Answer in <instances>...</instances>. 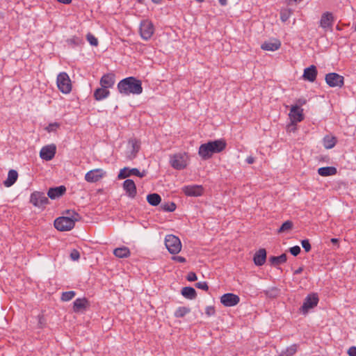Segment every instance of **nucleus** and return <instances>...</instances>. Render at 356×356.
<instances>
[{
    "instance_id": "1",
    "label": "nucleus",
    "mask_w": 356,
    "mask_h": 356,
    "mask_svg": "<svg viewBox=\"0 0 356 356\" xmlns=\"http://www.w3.org/2000/svg\"><path fill=\"white\" fill-rule=\"evenodd\" d=\"M81 216L74 210H67L64 216L57 218L54 221V227L60 232L70 231L74 228L75 222L79 221Z\"/></svg>"
},
{
    "instance_id": "2",
    "label": "nucleus",
    "mask_w": 356,
    "mask_h": 356,
    "mask_svg": "<svg viewBox=\"0 0 356 356\" xmlns=\"http://www.w3.org/2000/svg\"><path fill=\"white\" fill-rule=\"evenodd\" d=\"M226 147L224 140H216L202 144L198 150V154L202 160H208L214 154L220 153Z\"/></svg>"
},
{
    "instance_id": "3",
    "label": "nucleus",
    "mask_w": 356,
    "mask_h": 356,
    "mask_svg": "<svg viewBox=\"0 0 356 356\" xmlns=\"http://www.w3.org/2000/svg\"><path fill=\"white\" fill-rule=\"evenodd\" d=\"M118 91L123 95H140L143 92L141 81L134 76L123 79L118 83Z\"/></svg>"
},
{
    "instance_id": "4",
    "label": "nucleus",
    "mask_w": 356,
    "mask_h": 356,
    "mask_svg": "<svg viewBox=\"0 0 356 356\" xmlns=\"http://www.w3.org/2000/svg\"><path fill=\"white\" fill-rule=\"evenodd\" d=\"M188 156L186 153H177L170 156L171 166L178 170H184L188 165Z\"/></svg>"
},
{
    "instance_id": "5",
    "label": "nucleus",
    "mask_w": 356,
    "mask_h": 356,
    "mask_svg": "<svg viewBox=\"0 0 356 356\" xmlns=\"http://www.w3.org/2000/svg\"><path fill=\"white\" fill-rule=\"evenodd\" d=\"M56 83L59 90L68 94L72 90V83L69 75L66 72H60L57 76Z\"/></svg>"
},
{
    "instance_id": "6",
    "label": "nucleus",
    "mask_w": 356,
    "mask_h": 356,
    "mask_svg": "<svg viewBox=\"0 0 356 356\" xmlns=\"http://www.w3.org/2000/svg\"><path fill=\"white\" fill-rule=\"evenodd\" d=\"M165 245L170 253L173 254L179 253L181 249V243L179 238L172 234L165 236Z\"/></svg>"
},
{
    "instance_id": "7",
    "label": "nucleus",
    "mask_w": 356,
    "mask_h": 356,
    "mask_svg": "<svg viewBox=\"0 0 356 356\" xmlns=\"http://www.w3.org/2000/svg\"><path fill=\"white\" fill-rule=\"evenodd\" d=\"M318 302V298L316 294H309L304 300L303 304L300 308V311L303 314L308 313L309 309L315 307Z\"/></svg>"
},
{
    "instance_id": "8",
    "label": "nucleus",
    "mask_w": 356,
    "mask_h": 356,
    "mask_svg": "<svg viewBox=\"0 0 356 356\" xmlns=\"http://www.w3.org/2000/svg\"><path fill=\"white\" fill-rule=\"evenodd\" d=\"M30 202L35 207H42L48 204L49 201L44 193L35 191L31 195Z\"/></svg>"
},
{
    "instance_id": "9",
    "label": "nucleus",
    "mask_w": 356,
    "mask_h": 356,
    "mask_svg": "<svg viewBox=\"0 0 356 356\" xmlns=\"http://www.w3.org/2000/svg\"><path fill=\"white\" fill-rule=\"evenodd\" d=\"M305 118L304 113H289L290 122L288 124L286 131L288 132H296L297 130L296 124Z\"/></svg>"
},
{
    "instance_id": "10",
    "label": "nucleus",
    "mask_w": 356,
    "mask_h": 356,
    "mask_svg": "<svg viewBox=\"0 0 356 356\" xmlns=\"http://www.w3.org/2000/svg\"><path fill=\"white\" fill-rule=\"evenodd\" d=\"M325 81L330 87H342L344 84V78L335 72L328 73L325 76Z\"/></svg>"
},
{
    "instance_id": "11",
    "label": "nucleus",
    "mask_w": 356,
    "mask_h": 356,
    "mask_svg": "<svg viewBox=\"0 0 356 356\" xmlns=\"http://www.w3.org/2000/svg\"><path fill=\"white\" fill-rule=\"evenodd\" d=\"M154 32L153 24L148 20L143 21L140 26V33L143 39L148 40Z\"/></svg>"
},
{
    "instance_id": "12",
    "label": "nucleus",
    "mask_w": 356,
    "mask_h": 356,
    "mask_svg": "<svg viewBox=\"0 0 356 356\" xmlns=\"http://www.w3.org/2000/svg\"><path fill=\"white\" fill-rule=\"evenodd\" d=\"M140 148V143L136 138H131L128 142V148L126 152L127 157L132 160L134 159Z\"/></svg>"
},
{
    "instance_id": "13",
    "label": "nucleus",
    "mask_w": 356,
    "mask_h": 356,
    "mask_svg": "<svg viewBox=\"0 0 356 356\" xmlns=\"http://www.w3.org/2000/svg\"><path fill=\"white\" fill-rule=\"evenodd\" d=\"M131 175H135L142 178L146 175V172L145 170H143V172H140L137 168L130 169L129 168H124L123 169L120 170L118 177L119 179H123Z\"/></svg>"
},
{
    "instance_id": "14",
    "label": "nucleus",
    "mask_w": 356,
    "mask_h": 356,
    "mask_svg": "<svg viewBox=\"0 0 356 356\" xmlns=\"http://www.w3.org/2000/svg\"><path fill=\"white\" fill-rule=\"evenodd\" d=\"M182 192L186 196L198 197L203 194L204 189L201 185H188L184 186L182 188Z\"/></svg>"
},
{
    "instance_id": "15",
    "label": "nucleus",
    "mask_w": 356,
    "mask_h": 356,
    "mask_svg": "<svg viewBox=\"0 0 356 356\" xmlns=\"http://www.w3.org/2000/svg\"><path fill=\"white\" fill-rule=\"evenodd\" d=\"M56 153V146L54 144L44 146L40 152V156L45 161H51Z\"/></svg>"
},
{
    "instance_id": "16",
    "label": "nucleus",
    "mask_w": 356,
    "mask_h": 356,
    "mask_svg": "<svg viewBox=\"0 0 356 356\" xmlns=\"http://www.w3.org/2000/svg\"><path fill=\"white\" fill-rule=\"evenodd\" d=\"M106 172L100 168L94 169L88 172L85 175V180L89 183L97 182L100 180Z\"/></svg>"
},
{
    "instance_id": "17",
    "label": "nucleus",
    "mask_w": 356,
    "mask_h": 356,
    "mask_svg": "<svg viewBox=\"0 0 356 356\" xmlns=\"http://www.w3.org/2000/svg\"><path fill=\"white\" fill-rule=\"evenodd\" d=\"M239 302V296L231 293H225L220 298V302L225 307H234Z\"/></svg>"
},
{
    "instance_id": "18",
    "label": "nucleus",
    "mask_w": 356,
    "mask_h": 356,
    "mask_svg": "<svg viewBox=\"0 0 356 356\" xmlns=\"http://www.w3.org/2000/svg\"><path fill=\"white\" fill-rule=\"evenodd\" d=\"M334 22V17L331 13H324L320 19V26L322 27L325 31L331 29Z\"/></svg>"
},
{
    "instance_id": "19",
    "label": "nucleus",
    "mask_w": 356,
    "mask_h": 356,
    "mask_svg": "<svg viewBox=\"0 0 356 356\" xmlns=\"http://www.w3.org/2000/svg\"><path fill=\"white\" fill-rule=\"evenodd\" d=\"M90 306L88 300L86 298H77L73 302V311L75 313L83 312Z\"/></svg>"
},
{
    "instance_id": "20",
    "label": "nucleus",
    "mask_w": 356,
    "mask_h": 356,
    "mask_svg": "<svg viewBox=\"0 0 356 356\" xmlns=\"http://www.w3.org/2000/svg\"><path fill=\"white\" fill-rule=\"evenodd\" d=\"M123 188L129 197L134 198L136 195V186L132 179H126L123 183Z\"/></svg>"
},
{
    "instance_id": "21",
    "label": "nucleus",
    "mask_w": 356,
    "mask_h": 356,
    "mask_svg": "<svg viewBox=\"0 0 356 356\" xmlns=\"http://www.w3.org/2000/svg\"><path fill=\"white\" fill-rule=\"evenodd\" d=\"M281 47V42L277 39H271L265 41L261 46V48L265 51H274L277 50Z\"/></svg>"
},
{
    "instance_id": "22",
    "label": "nucleus",
    "mask_w": 356,
    "mask_h": 356,
    "mask_svg": "<svg viewBox=\"0 0 356 356\" xmlns=\"http://www.w3.org/2000/svg\"><path fill=\"white\" fill-rule=\"evenodd\" d=\"M317 74L316 67L312 65L304 70L302 77L304 80L314 82L316 79Z\"/></svg>"
},
{
    "instance_id": "23",
    "label": "nucleus",
    "mask_w": 356,
    "mask_h": 356,
    "mask_svg": "<svg viewBox=\"0 0 356 356\" xmlns=\"http://www.w3.org/2000/svg\"><path fill=\"white\" fill-rule=\"evenodd\" d=\"M66 192L65 186L50 188L47 192V195L51 200H55L63 195Z\"/></svg>"
},
{
    "instance_id": "24",
    "label": "nucleus",
    "mask_w": 356,
    "mask_h": 356,
    "mask_svg": "<svg viewBox=\"0 0 356 356\" xmlns=\"http://www.w3.org/2000/svg\"><path fill=\"white\" fill-rule=\"evenodd\" d=\"M115 84V74L108 73L102 76L100 79V85L102 87L108 89L112 88Z\"/></svg>"
},
{
    "instance_id": "25",
    "label": "nucleus",
    "mask_w": 356,
    "mask_h": 356,
    "mask_svg": "<svg viewBox=\"0 0 356 356\" xmlns=\"http://www.w3.org/2000/svg\"><path fill=\"white\" fill-rule=\"evenodd\" d=\"M266 260V251L264 248H261L257 251L254 255L253 261L256 266H260L265 264Z\"/></svg>"
},
{
    "instance_id": "26",
    "label": "nucleus",
    "mask_w": 356,
    "mask_h": 356,
    "mask_svg": "<svg viewBox=\"0 0 356 356\" xmlns=\"http://www.w3.org/2000/svg\"><path fill=\"white\" fill-rule=\"evenodd\" d=\"M18 177V173L15 170H10L8 172L7 179L3 181V184L6 187H10L17 181Z\"/></svg>"
},
{
    "instance_id": "27",
    "label": "nucleus",
    "mask_w": 356,
    "mask_h": 356,
    "mask_svg": "<svg viewBox=\"0 0 356 356\" xmlns=\"http://www.w3.org/2000/svg\"><path fill=\"white\" fill-rule=\"evenodd\" d=\"M113 254L118 258H127L130 256V250L125 246L117 248L113 250Z\"/></svg>"
},
{
    "instance_id": "28",
    "label": "nucleus",
    "mask_w": 356,
    "mask_h": 356,
    "mask_svg": "<svg viewBox=\"0 0 356 356\" xmlns=\"http://www.w3.org/2000/svg\"><path fill=\"white\" fill-rule=\"evenodd\" d=\"M337 168L332 166L322 167L318 170V173L323 177L334 175L337 174Z\"/></svg>"
},
{
    "instance_id": "29",
    "label": "nucleus",
    "mask_w": 356,
    "mask_h": 356,
    "mask_svg": "<svg viewBox=\"0 0 356 356\" xmlns=\"http://www.w3.org/2000/svg\"><path fill=\"white\" fill-rule=\"evenodd\" d=\"M181 295L187 299L193 300L197 296L195 289L191 286H185L181 289Z\"/></svg>"
},
{
    "instance_id": "30",
    "label": "nucleus",
    "mask_w": 356,
    "mask_h": 356,
    "mask_svg": "<svg viewBox=\"0 0 356 356\" xmlns=\"http://www.w3.org/2000/svg\"><path fill=\"white\" fill-rule=\"evenodd\" d=\"M109 90L105 88L101 87L97 88L94 91V97L97 100H102L106 97H107L109 95Z\"/></svg>"
},
{
    "instance_id": "31",
    "label": "nucleus",
    "mask_w": 356,
    "mask_h": 356,
    "mask_svg": "<svg viewBox=\"0 0 356 356\" xmlns=\"http://www.w3.org/2000/svg\"><path fill=\"white\" fill-rule=\"evenodd\" d=\"M337 141L336 137L332 136H325L323 140V146L326 149H332L335 146Z\"/></svg>"
},
{
    "instance_id": "32",
    "label": "nucleus",
    "mask_w": 356,
    "mask_h": 356,
    "mask_svg": "<svg viewBox=\"0 0 356 356\" xmlns=\"http://www.w3.org/2000/svg\"><path fill=\"white\" fill-rule=\"evenodd\" d=\"M286 259H287L286 254L284 253L278 257H275V256L270 257L269 259V261L272 265L277 266L281 264L285 263L286 261Z\"/></svg>"
},
{
    "instance_id": "33",
    "label": "nucleus",
    "mask_w": 356,
    "mask_h": 356,
    "mask_svg": "<svg viewBox=\"0 0 356 356\" xmlns=\"http://www.w3.org/2000/svg\"><path fill=\"white\" fill-rule=\"evenodd\" d=\"M147 201L152 206H157L160 204L161 197L157 193H152L147 196Z\"/></svg>"
},
{
    "instance_id": "34",
    "label": "nucleus",
    "mask_w": 356,
    "mask_h": 356,
    "mask_svg": "<svg viewBox=\"0 0 356 356\" xmlns=\"http://www.w3.org/2000/svg\"><path fill=\"white\" fill-rule=\"evenodd\" d=\"M306 99L304 98L298 99L296 101L295 104L291 106L290 111H303L301 106L306 104Z\"/></svg>"
},
{
    "instance_id": "35",
    "label": "nucleus",
    "mask_w": 356,
    "mask_h": 356,
    "mask_svg": "<svg viewBox=\"0 0 356 356\" xmlns=\"http://www.w3.org/2000/svg\"><path fill=\"white\" fill-rule=\"evenodd\" d=\"M293 227V223L291 220L285 221L280 227L277 232L278 233H284L290 231L292 229Z\"/></svg>"
},
{
    "instance_id": "36",
    "label": "nucleus",
    "mask_w": 356,
    "mask_h": 356,
    "mask_svg": "<svg viewBox=\"0 0 356 356\" xmlns=\"http://www.w3.org/2000/svg\"><path fill=\"white\" fill-rule=\"evenodd\" d=\"M191 312V309L186 307H179L177 309L175 312V316L177 318L184 317L186 314H188Z\"/></svg>"
},
{
    "instance_id": "37",
    "label": "nucleus",
    "mask_w": 356,
    "mask_h": 356,
    "mask_svg": "<svg viewBox=\"0 0 356 356\" xmlns=\"http://www.w3.org/2000/svg\"><path fill=\"white\" fill-rule=\"evenodd\" d=\"M76 296V293L74 291H69L63 292L61 295V300L64 302L71 300Z\"/></svg>"
},
{
    "instance_id": "38",
    "label": "nucleus",
    "mask_w": 356,
    "mask_h": 356,
    "mask_svg": "<svg viewBox=\"0 0 356 356\" xmlns=\"http://www.w3.org/2000/svg\"><path fill=\"white\" fill-rule=\"evenodd\" d=\"M264 293L267 297L274 298L279 296L280 291L277 288L273 287L268 290L264 291Z\"/></svg>"
},
{
    "instance_id": "39",
    "label": "nucleus",
    "mask_w": 356,
    "mask_h": 356,
    "mask_svg": "<svg viewBox=\"0 0 356 356\" xmlns=\"http://www.w3.org/2000/svg\"><path fill=\"white\" fill-rule=\"evenodd\" d=\"M176 208H177L176 204L172 202H167V203L163 204L161 205V209L163 211H168V212H172L176 209Z\"/></svg>"
},
{
    "instance_id": "40",
    "label": "nucleus",
    "mask_w": 356,
    "mask_h": 356,
    "mask_svg": "<svg viewBox=\"0 0 356 356\" xmlns=\"http://www.w3.org/2000/svg\"><path fill=\"white\" fill-rule=\"evenodd\" d=\"M296 352L297 346L293 344L288 347L285 351H282L281 353L284 354V356H293Z\"/></svg>"
},
{
    "instance_id": "41",
    "label": "nucleus",
    "mask_w": 356,
    "mask_h": 356,
    "mask_svg": "<svg viewBox=\"0 0 356 356\" xmlns=\"http://www.w3.org/2000/svg\"><path fill=\"white\" fill-rule=\"evenodd\" d=\"M87 40L92 46H97L98 40L91 33H88L86 35Z\"/></svg>"
},
{
    "instance_id": "42",
    "label": "nucleus",
    "mask_w": 356,
    "mask_h": 356,
    "mask_svg": "<svg viewBox=\"0 0 356 356\" xmlns=\"http://www.w3.org/2000/svg\"><path fill=\"white\" fill-rule=\"evenodd\" d=\"M67 42L71 45H79L82 42V40L79 38L74 36L67 39Z\"/></svg>"
},
{
    "instance_id": "43",
    "label": "nucleus",
    "mask_w": 356,
    "mask_h": 356,
    "mask_svg": "<svg viewBox=\"0 0 356 356\" xmlns=\"http://www.w3.org/2000/svg\"><path fill=\"white\" fill-rule=\"evenodd\" d=\"M301 245L305 249V252H308L311 250V245L308 239H305L301 241Z\"/></svg>"
},
{
    "instance_id": "44",
    "label": "nucleus",
    "mask_w": 356,
    "mask_h": 356,
    "mask_svg": "<svg viewBox=\"0 0 356 356\" xmlns=\"http://www.w3.org/2000/svg\"><path fill=\"white\" fill-rule=\"evenodd\" d=\"M59 127V124L57 122L50 123L46 128V130L48 132L55 131L56 129Z\"/></svg>"
},
{
    "instance_id": "45",
    "label": "nucleus",
    "mask_w": 356,
    "mask_h": 356,
    "mask_svg": "<svg viewBox=\"0 0 356 356\" xmlns=\"http://www.w3.org/2000/svg\"><path fill=\"white\" fill-rule=\"evenodd\" d=\"M300 248L298 245H295L289 249V252L293 256H297L300 252Z\"/></svg>"
},
{
    "instance_id": "46",
    "label": "nucleus",
    "mask_w": 356,
    "mask_h": 356,
    "mask_svg": "<svg viewBox=\"0 0 356 356\" xmlns=\"http://www.w3.org/2000/svg\"><path fill=\"white\" fill-rule=\"evenodd\" d=\"M80 257V253L76 250H73L70 253V258L73 261H77Z\"/></svg>"
},
{
    "instance_id": "47",
    "label": "nucleus",
    "mask_w": 356,
    "mask_h": 356,
    "mask_svg": "<svg viewBox=\"0 0 356 356\" xmlns=\"http://www.w3.org/2000/svg\"><path fill=\"white\" fill-rule=\"evenodd\" d=\"M195 286L198 289L207 291L209 289V286L206 282H200L195 284Z\"/></svg>"
},
{
    "instance_id": "48",
    "label": "nucleus",
    "mask_w": 356,
    "mask_h": 356,
    "mask_svg": "<svg viewBox=\"0 0 356 356\" xmlns=\"http://www.w3.org/2000/svg\"><path fill=\"white\" fill-rule=\"evenodd\" d=\"M290 13L287 10L282 11L280 13V19L282 22H286L289 18Z\"/></svg>"
},
{
    "instance_id": "49",
    "label": "nucleus",
    "mask_w": 356,
    "mask_h": 356,
    "mask_svg": "<svg viewBox=\"0 0 356 356\" xmlns=\"http://www.w3.org/2000/svg\"><path fill=\"white\" fill-rule=\"evenodd\" d=\"M186 279L189 282H194V281L197 280V275H196V274L195 273L190 272L187 275Z\"/></svg>"
},
{
    "instance_id": "50",
    "label": "nucleus",
    "mask_w": 356,
    "mask_h": 356,
    "mask_svg": "<svg viewBox=\"0 0 356 356\" xmlns=\"http://www.w3.org/2000/svg\"><path fill=\"white\" fill-rule=\"evenodd\" d=\"M205 313L207 316H210L212 315H214L215 314V309L212 306H208L205 309Z\"/></svg>"
},
{
    "instance_id": "51",
    "label": "nucleus",
    "mask_w": 356,
    "mask_h": 356,
    "mask_svg": "<svg viewBox=\"0 0 356 356\" xmlns=\"http://www.w3.org/2000/svg\"><path fill=\"white\" fill-rule=\"evenodd\" d=\"M348 354L349 356H356V347L355 346H351L348 350Z\"/></svg>"
},
{
    "instance_id": "52",
    "label": "nucleus",
    "mask_w": 356,
    "mask_h": 356,
    "mask_svg": "<svg viewBox=\"0 0 356 356\" xmlns=\"http://www.w3.org/2000/svg\"><path fill=\"white\" fill-rule=\"evenodd\" d=\"M173 259L180 263H184L186 261L184 257L181 256H175L173 257Z\"/></svg>"
},
{
    "instance_id": "53",
    "label": "nucleus",
    "mask_w": 356,
    "mask_h": 356,
    "mask_svg": "<svg viewBox=\"0 0 356 356\" xmlns=\"http://www.w3.org/2000/svg\"><path fill=\"white\" fill-rule=\"evenodd\" d=\"M246 162L248 163V164H252L254 162V158L252 157V156H248L247 159H246Z\"/></svg>"
},
{
    "instance_id": "54",
    "label": "nucleus",
    "mask_w": 356,
    "mask_h": 356,
    "mask_svg": "<svg viewBox=\"0 0 356 356\" xmlns=\"http://www.w3.org/2000/svg\"><path fill=\"white\" fill-rule=\"evenodd\" d=\"M330 241L333 245H337V247L339 246V239L338 238H333L331 239Z\"/></svg>"
},
{
    "instance_id": "55",
    "label": "nucleus",
    "mask_w": 356,
    "mask_h": 356,
    "mask_svg": "<svg viewBox=\"0 0 356 356\" xmlns=\"http://www.w3.org/2000/svg\"><path fill=\"white\" fill-rule=\"evenodd\" d=\"M218 1L222 6H225L227 5V0H218Z\"/></svg>"
},
{
    "instance_id": "56",
    "label": "nucleus",
    "mask_w": 356,
    "mask_h": 356,
    "mask_svg": "<svg viewBox=\"0 0 356 356\" xmlns=\"http://www.w3.org/2000/svg\"><path fill=\"white\" fill-rule=\"evenodd\" d=\"M302 270H303V267H300L297 270H296L293 273L295 275H298V274L301 273L302 272Z\"/></svg>"
},
{
    "instance_id": "57",
    "label": "nucleus",
    "mask_w": 356,
    "mask_h": 356,
    "mask_svg": "<svg viewBox=\"0 0 356 356\" xmlns=\"http://www.w3.org/2000/svg\"><path fill=\"white\" fill-rule=\"evenodd\" d=\"M58 2L64 3V4H69L72 2V0H57Z\"/></svg>"
},
{
    "instance_id": "58",
    "label": "nucleus",
    "mask_w": 356,
    "mask_h": 356,
    "mask_svg": "<svg viewBox=\"0 0 356 356\" xmlns=\"http://www.w3.org/2000/svg\"><path fill=\"white\" fill-rule=\"evenodd\" d=\"M302 1V0H288V3L292 4L293 3L300 2Z\"/></svg>"
},
{
    "instance_id": "59",
    "label": "nucleus",
    "mask_w": 356,
    "mask_h": 356,
    "mask_svg": "<svg viewBox=\"0 0 356 356\" xmlns=\"http://www.w3.org/2000/svg\"><path fill=\"white\" fill-rule=\"evenodd\" d=\"M152 1L156 4H160L162 0H152Z\"/></svg>"
},
{
    "instance_id": "60",
    "label": "nucleus",
    "mask_w": 356,
    "mask_h": 356,
    "mask_svg": "<svg viewBox=\"0 0 356 356\" xmlns=\"http://www.w3.org/2000/svg\"><path fill=\"white\" fill-rule=\"evenodd\" d=\"M354 31H356V24L352 27Z\"/></svg>"
},
{
    "instance_id": "61",
    "label": "nucleus",
    "mask_w": 356,
    "mask_h": 356,
    "mask_svg": "<svg viewBox=\"0 0 356 356\" xmlns=\"http://www.w3.org/2000/svg\"><path fill=\"white\" fill-rule=\"evenodd\" d=\"M195 1L198 2V3H202L203 2L204 0H195Z\"/></svg>"
},
{
    "instance_id": "62",
    "label": "nucleus",
    "mask_w": 356,
    "mask_h": 356,
    "mask_svg": "<svg viewBox=\"0 0 356 356\" xmlns=\"http://www.w3.org/2000/svg\"><path fill=\"white\" fill-rule=\"evenodd\" d=\"M279 356H284V354L280 353V355Z\"/></svg>"
},
{
    "instance_id": "63",
    "label": "nucleus",
    "mask_w": 356,
    "mask_h": 356,
    "mask_svg": "<svg viewBox=\"0 0 356 356\" xmlns=\"http://www.w3.org/2000/svg\"><path fill=\"white\" fill-rule=\"evenodd\" d=\"M138 2H140V3H142V2H143V0H138Z\"/></svg>"
},
{
    "instance_id": "64",
    "label": "nucleus",
    "mask_w": 356,
    "mask_h": 356,
    "mask_svg": "<svg viewBox=\"0 0 356 356\" xmlns=\"http://www.w3.org/2000/svg\"><path fill=\"white\" fill-rule=\"evenodd\" d=\"M57 356H58V355H57Z\"/></svg>"
}]
</instances>
